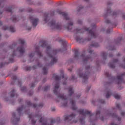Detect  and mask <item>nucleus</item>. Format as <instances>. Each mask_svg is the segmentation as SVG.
I'll use <instances>...</instances> for the list:
<instances>
[{
    "label": "nucleus",
    "mask_w": 125,
    "mask_h": 125,
    "mask_svg": "<svg viewBox=\"0 0 125 125\" xmlns=\"http://www.w3.org/2000/svg\"><path fill=\"white\" fill-rule=\"evenodd\" d=\"M40 46L41 47H46L47 49V57L45 58L44 60L46 61L51 59L50 65H53L56 63L58 60L56 57V54L61 51V49H53L51 48V46L48 44V43L45 40H42L39 43Z\"/></svg>",
    "instance_id": "nucleus-1"
},
{
    "label": "nucleus",
    "mask_w": 125,
    "mask_h": 125,
    "mask_svg": "<svg viewBox=\"0 0 125 125\" xmlns=\"http://www.w3.org/2000/svg\"><path fill=\"white\" fill-rule=\"evenodd\" d=\"M91 46H93V47H98L99 46V44L96 42H92L91 44Z\"/></svg>",
    "instance_id": "nucleus-26"
},
{
    "label": "nucleus",
    "mask_w": 125,
    "mask_h": 125,
    "mask_svg": "<svg viewBox=\"0 0 125 125\" xmlns=\"http://www.w3.org/2000/svg\"><path fill=\"white\" fill-rule=\"evenodd\" d=\"M107 14H108V15H112V16L117 17V15L120 13V11H118L117 12H113L110 8H108L107 10Z\"/></svg>",
    "instance_id": "nucleus-17"
},
{
    "label": "nucleus",
    "mask_w": 125,
    "mask_h": 125,
    "mask_svg": "<svg viewBox=\"0 0 125 125\" xmlns=\"http://www.w3.org/2000/svg\"><path fill=\"white\" fill-rule=\"evenodd\" d=\"M68 93L69 96H72L74 94V90L73 89V87H70L68 88Z\"/></svg>",
    "instance_id": "nucleus-24"
},
{
    "label": "nucleus",
    "mask_w": 125,
    "mask_h": 125,
    "mask_svg": "<svg viewBox=\"0 0 125 125\" xmlns=\"http://www.w3.org/2000/svg\"><path fill=\"white\" fill-rule=\"evenodd\" d=\"M30 87L31 88H32V87H35V82L33 83H31L30 84H29Z\"/></svg>",
    "instance_id": "nucleus-39"
},
{
    "label": "nucleus",
    "mask_w": 125,
    "mask_h": 125,
    "mask_svg": "<svg viewBox=\"0 0 125 125\" xmlns=\"http://www.w3.org/2000/svg\"><path fill=\"white\" fill-rule=\"evenodd\" d=\"M115 82H116L117 84H120V83H124V79H113Z\"/></svg>",
    "instance_id": "nucleus-23"
},
{
    "label": "nucleus",
    "mask_w": 125,
    "mask_h": 125,
    "mask_svg": "<svg viewBox=\"0 0 125 125\" xmlns=\"http://www.w3.org/2000/svg\"><path fill=\"white\" fill-rule=\"evenodd\" d=\"M45 82H46V79H43L42 81L43 83H45Z\"/></svg>",
    "instance_id": "nucleus-61"
},
{
    "label": "nucleus",
    "mask_w": 125,
    "mask_h": 125,
    "mask_svg": "<svg viewBox=\"0 0 125 125\" xmlns=\"http://www.w3.org/2000/svg\"><path fill=\"white\" fill-rule=\"evenodd\" d=\"M76 40L78 42H89L90 41V39H85L84 40L83 38H81V37H76Z\"/></svg>",
    "instance_id": "nucleus-20"
},
{
    "label": "nucleus",
    "mask_w": 125,
    "mask_h": 125,
    "mask_svg": "<svg viewBox=\"0 0 125 125\" xmlns=\"http://www.w3.org/2000/svg\"><path fill=\"white\" fill-rule=\"evenodd\" d=\"M122 17H123V19H125V14H123V15H122Z\"/></svg>",
    "instance_id": "nucleus-63"
},
{
    "label": "nucleus",
    "mask_w": 125,
    "mask_h": 125,
    "mask_svg": "<svg viewBox=\"0 0 125 125\" xmlns=\"http://www.w3.org/2000/svg\"><path fill=\"white\" fill-rule=\"evenodd\" d=\"M83 8V7H82V6H80L78 10V11H81V10H82V9Z\"/></svg>",
    "instance_id": "nucleus-52"
},
{
    "label": "nucleus",
    "mask_w": 125,
    "mask_h": 125,
    "mask_svg": "<svg viewBox=\"0 0 125 125\" xmlns=\"http://www.w3.org/2000/svg\"><path fill=\"white\" fill-rule=\"evenodd\" d=\"M102 57L104 60H106L107 59V53L105 52H103L102 53Z\"/></svg>",
    "instance_id": "nucleus-28"
},
{
    "label": "nucleus",
    "mask_w": 125,
    "mask_h": 125,
    "mask_svg": "<svg viewBox=\"0 0 125 125\" xmlns=\"http://www.w3.org/2000/svg\"><path fill=\"white\" fill-rule=\"evenodd\" d=\"M99 103H100L101 104H106V102H105V101L103 99H100L99 100Z\"/></svg>",
    "instance_id": "nucleus-34"
},
{
    "label": "nucleus",
    "mask_w": 125,
    "mask_h": 125,
    "mask_svg": "<svg viewBox=\"0 0 125 125\" xmlns=\"http://www.w3.org/2000/svg\"><path fill=\"white\" fill-rule=\"evenodd\" d=\"M19 42L20 43V46L18 47L16 50H14L12 54L10 56L11 58L9 60L10 63H12L14 60L13 59L14 56H15L17 53H20V54H23L25 53V48L27 47V44L25 42V40L23 39H19Z\"/></svg>",
    "instance_id": "nucleus-5"
},
{
    "label": "nucleus",
    "mask_w": 125,
    "mask_h": 125,
    "mask_svg": "<svg viewBox=\"0 0 125 125\" xmlns=\"http://www.w3.org/2000/svg\"><path fill=\"white\" fill-rule=\"evenodd\" d=\"M125 75V73H123L122 74H121L120 75L118 76L117 77V79H123V78H124V76Z\"/></svg>",
    "instance_id": "nucleus-37"
},
{
    "label": "nucleus",
    "mask_w": 125,
    "mask_h": 125,
    "mask_svg": "<svg viewBox=\"0 0 125 125\" xmlns=\"http://www.w3.org/2000/svg\"><path fill=\"white\" fill-rule=\"evenodd\" d=\"M121 41H122V38L119 37L118 38V42H121Z\"/></svg>",
    "instance_id": "nucleus-58"
},
{
    "label": "nucleus",
    "mask_w": 125,
    "mask_h": 125,
    "mask_svg": "<svg viewBox=\"0 0 125 125\" xmlns=\"http://www.w3.org/2000/svg\"><path fill=\"white\" fill-rule=\"evenodd\" d=\"M111 32H113V28L108 29L106 31V34H110V33H111Z\"/></svg>",
    "instance_id": "nucleus-45"
},
{
    "label": "nucleus",
    "mask_w": 125,
    "mask_h": 125,
    "mask_svg": "<svg viewBox=\"0 0 125 125\" xmlns=\"http://www.w3.org/2000/svg\"><path fill=\"white\" fill-rule=\"evenodd\" d=\"M77 23L79 24V25H81V24H83V21H77Z\"/></svg>",
    "instance_id": "nucleus-49"
},
{
    "label": "nucleus",
    "mask_w": 125,
    "mask_h": 125,
    "mask_svg": "<svg viewBox=\"0 0 125 125\" xmlns=\"http://www.w3.org/2000/svg\"><path fill=\"white\" fill-rule=\"evenodd\" d=\"M34 93V92H33V90H30L29 91L28 93V95H29V96H32V95H33Z\"/></svg>",
    "instance_id": "nucleus-43"
},
{
    "label": "nucleus",
    "mask_w": 125,
    "mask_h": 125,
    "mask_svg": "<svg viewBox=\"0 0 125 125\" xmlns=\"http://www.w3.org/2000/svg\"><path fill=\"white\" fill-rule=\"evenodd\" d=\"M111 125H118V124H116L113 123L111 124Z\"/></svg>",
    "instance_id": "nucleus-64"
},
{
    "label": "nucleus",
    "mask_w": 125,
    "mask_h": 125,
    "mask_svg": "<svg viewBox=\"0 0 125 125\" xmlns=\"http://www.w3.org/2000/svg\"><path fill=\"white\" fill-rule=\"evenodd\" d=\"M118 62H119V60H118V59H115L113 63H109L108 65L112 69H114V68H115V63H118Z\"/></svg>",
    "instance_id": "nucleus-21"
},
{
    "label": "nucleus",
    "mask_w": 125,
    "mask_h": 125,
    "mask_svg": "<svg viewBox=\"0 0 125 125\" xmlns=\"http://www.w3.org/2000/svg\"><path fill=\"white\" fill-rule=\"evenodd\" d=\"M79 113H80V115L81 116V118L80 119V121L82 125L84 124V121H83V119L85 118V115H90L89 116V122H91V124H92L95 121H97L98 119H100L101 121H104V118L102 115H101V113L100 110H97L96 111V117L95 119H93L94 116L93 114H90V111L88 110H86L85 109H80L78 111Z\"/></svg>",
    "instance_id": "nucleus-3"
},
{
    "label": "nucleus",
    "mask_w": 125,
    "mask_h": 125,
    "mask_svg": "<svg viewBox=\"0 0 125 125\" xmlns=\"http://www.w3.org/2000/svg\"><path fill=\"white\" fill-rule=\"evenodd\" d=\"M112 95V93L110 91H106V94L105 95L106 98L108 99L110 98V96Z\"/></svg>",
    "instance_id": "nucleus-29"
},
{
    "label": "nucleus",
    "mask_w": 125,
    "mask_h": 125,
    "mask_svg": "<svg viewBox=\"0 0 125 125\" xmlns=\"http://www.w3.org/2000/svg\"><path fill=\"white\" fill-rule=\"evenodd\" d=\"M29 118L31 120V124L35 125L37 122L36 121V118L40 119L39 122L42 124V125H47V119L42 116V114L40 112L36 113L35 116H34L33 114H30Z\"/></svg>",
    "instance_id": "nucleus-7"
},
{
    "label": "nucleus",
    "mask_w": 125,
    "mask_h": 125,
    "mask_svg": "<svg viewBox=\"0 0 125 125\" xmlns=\"http://www.w3.org/2000/svg\"><path fill=\"white\" fill-rule=\"evenodd\" d=\"M60 42H62V45H63V47H66V42H65V41L60 40Z\"/></svg>",
    "instance_id": "nucleus-36"
},
{
    "label": "nucleus",
    "mask_w": 125,
    "mask_h": 125,
    "mask_svg": "<svg viewBox=\"0 0 125 125\" xmlns=\"http://www.w3.org/2000/svg\"><path fill=\"white\" fill-rule=\"evenodd\" d=\"M70 103L71 104V108L72 110L76 111L78 109V107L76 106V102L73 99L70 100Z\"/></svg>",
    "instance_id": "nucleus-19"
},
{
    "label": "nucleus",
    "mask_w": 125,
    "mask_h": 125,
    "mask_svg": "<svg viewBox=\"0 0 125 125\" xmlns=\"http://www.w3.org/2000/svg\"><path fill=\"white\" fill-rule=\"evenodd\" d=\"M114 96L116 99H121V96L119 95L118 94H115V95H114Z\"/></svg>",
    "instance_id": "nucleus-38"
},
{
    "label": "nucleus",
    "mask_w": 125,
    "mask_h": 125,
    "mask_svg": "<svg viewBox=\"0 0 125 125\" xmlns=\"http://www.w3.org/2000/svg\"><path fill=\"white\" fill-rule=\"evenodd\" d=\"M105 77H107V78H109V79H114V78L112 77V75L109 74V72H105Z\"/></svg>",
    "instance_id": "nucleus-31"
},
{
    "label": "nucleus",
    "mask_w": 125,
    "mask_h": 125,
    "mask_svg": "<svg viewBox=\"0 0 125 125\" xmlns=\"http://www.w3.org/2000/svg\"><path fill=\"white\" fill-rule=\"evenodd\" d=\"M116 107H117V109H119V110H120V114H121V116H125V111L121 110V106L120 105V104H117Z\"/></svg>",
    "instance_id": "nucleus-22"
},
{
    "label": "nucleus",
    "mask_w": 125,
    "mask_h": 125,
    "mask_svg": "<svg viewBox=\"0 0 125 125\" xmlns=\"http://www.w3.org/2000/svg\"><path fill=\"white\" fill-rule=\"evenodd\" d=\"M83 83H87V79H82Z\"/></svg>",
    "instance_id": "nucleus-44"
},
{
    "label": "nucleus",
    "mask_w": 125,
    "mask_h": 125,
    "mask_svg": "<svg viewBox=\"0 0 125 125\" xmlns=\"http://www.w3.org/2000/svg\"><path fill=\"white\" fill-rule=\"evenodd\" d=\"M91 86H89L88 87H87L86 90V92H88L89 91V89H90Z\"/></svg>",
    "instance_id": "nucleus-47"
},
{
    "label": "nucleus",
    "mask_w": 125,
    "mask_h": 125,
    "mask_svg": "<svg viewBox=\"0 0 125 125\" xmlns=\"http://www.w3.org/2000/svg\"><path fill=\"white\" fill-rule=\"evenodd\" d=\"M18 84L20 85V87H21L22 85L21 82L18 81Z\"/></svg>",
    "instance_id": "nucleus-57"
},
{
    "label": "nucleus",
    "mask_w": 125,
    "mask_h": 125,
    "mask_svg": "<svg viewBox=\"0 0 125 125\" xmlns=\"http://www.w3.org/2000/svg\"><path fill=\"white\" fill-rule=\"evenodd\" d=\"M33 11V9H31V8H29V10H28V12H32Z\"/></svg>",
    "instance_id": "nucleus-60"
},
{
    "label": "nucleus",
    "mask_w": 125,
    "mask_h": 125,
    "mask_svg": "<svg viewBox=\"0 0 125 125\" xmlns=\"http://www.w3.org/2000/svg\"><path fill=\"white\" fill-rule=\"evenodd\" d=\"M57 13L60 14V15H62L65 20H69L68 23H67V26L66 27V29L67 31H71L72 30V26L74 25L72 20L69 19L68 17V13L66 12H63L61 11L60 9H57L56 11Z\"/></svg>",
    "instance_id": "nucleus-9"
},
{
    "label": "nucleus",
    "mask_w": 125,
    "mask_h": 125,
    "mask_svg": "<svg viewBox=\"0 0 125 125\" xmlns=\"http://www.w3.org/2000/svg\"><path fill=\"white\" fill-rule=\"evenodd\" d=\"M76 117V114L75 113H71V114L65 115L64 122H70V124H77L78 121L77 120H74L75 117Z\"/></svg>",
    "instance_id": "nucleus-11"
},
{
    "label": "nucleus",
    "mask_w": 125,
    "mask_h": 125,
    "mask_svg": "<svg viewBox=\"0 0 125 125\" xmlns=\"http://www.w3.org/2000/svg\"><path fill=\"white\" fill-rule=\"evenodd\" d=\"M5 1V0H1L0 1V4H2V2H4Z\"/></svg>",
    "instance_id": "nucleus-55"
},
{
    "label": "nucleus",
    "mask_w": 125,
    "mask_h": 125,
    "mask_svg": "<svg viewBox=\"0 0 125 125\" xmlns=\"http://www.w3.org/2000/svg\"><path fill=\"white\" fill-rule=\"evenodd\" d=\"M10 97H14L15 95H17L16 93H15V90L12 89L10 93H9Z\"/></svg>",
    "instance_id": "nucleus-25"
},
{
    "label": "nucleus",
    "mask_w": 125,
    "mask_h": 125,
    "mask_svg": "<svg viewBox=\"0 0 125 125\" xmlns=\"http://www.w3.org/2000/svg\"><path fill=\"white\" fill-rule=\"evenodd\" d=\"M76 31L77 34H83L84 32H88V34L91 35V38H95L97 37L96 28H95V26L89 27V28H87L86 27H84L82 29H77Z\"/></svg>",
    "instance_id": "nucleus-8"
},
{
    "label": "nucleus",
    "mask_w": 125,
    "mask_h": 125,
    "mask_svg": "<svg viewBox=\"0 0 125 125\" xmlns=\"http://www.w3.org/2000/svg\"><path fill=\"white\" fill-rule=\"evenodd\" d=\"M29 19L30 20V22L32 24V26L36 27L38 25L39 22V20L37 18H34L33 16L29 17Z\"/></svg>",
    "instance_id": "nucleus-16"
},
{
    "label": "nucleus",
    "mask_w": 125,
    "mask_h": 125,
    "mask_svg": "<svg viewBox=\"0 0 125 125\" xmlns=\"http://www.w3.org/2000/svg\"><path fill=\"white\" fill-rule=\"evenodd\" d=\"M43 72L44 75H46L47 74V68H46V67H44L43 68Z\"/></svg>",
    "instance_id": "nucleus-33"
},
{
    "label": "nucleus",
    "mask_w": 125,
    "mask_h": 125,
    "mask_svg": "<svg viewBox=\"0 0 125 125\" xmlns=\"http://www.w3.org/2000/svg\"><path fill=\"white\" fill-rule=\"evenodd\" d=\"M88 52H89V53H90V56H91V55H92V50H91L90 49H88Z\"/></svg>",
    "instance_id": "nucleus-46"
},
{
    "label": "nucleus",
    "mask_w": 125,
    "mask_h": 125,
    "mask_svg": "<svg viewBox=\"0 0 125 125\" xmlns=\"http://www.w3.org/2000/svg\"><path fill=\"white\" fill-rule=\"evenodd\" d=\"M85 70L86 72H88V71H90V66H86L85 68Z\"/></svg>",
    "instance_id": "nucleus-41"
},
{
    "label": "nucleus",
    "mask_w": 125,
    "mask_h": 125,
    "mask_svg": "<svg viewBox=\"0 0 125 125\" xmlns=\"http://www.w3.org/2000/svg\"><path fill=\"white\" fill-rule=\"evenodd\" d=\"M3 30L4 31H6V30H8V31H10V32H11V33H14L15 32V28L12 26H11L10 27L6 26H4L3 27Z\"/></svg>",
    "instance_id": "nucleus-18"
},
{
    "label": "nucleus",
    "mask_w": 125,
    "mask_h": 125,
    "mask_svg": "<svg viewBox=\"0 0 125 125\" xmlns=\"http://www.w3.org/2000/svg\"><path fill=\"white\" fill-rule=\"evenodd\" d=\"M35 50V53H32L29 55V57L30 58H33V57L35 56V54H37L38 56H40V57H42V53L40 51V48H39L38 46L36 47Z\"/></svg>",
    "instance_id": "nucleus-13"
},
{
    "label": "nucleus",
    "mask_w": 125,
    "mask_h": 125,
    "mask_svg": "<svg viewBox=\"0 0 125 125\" xmlns=\"http://www.w3.org/2000/svg\"><path fill=\"white\" fill-rule=\"evenodd\" d=\"M49 88H50V86L47 85L44 87L43 90H44V91H47V90H48V89H49Z\"/></svg>",
    "instance_id": "nucleus-35"
},
{
    "label": "nucleus",
    "mask_w": 125,
    "mask_h": 125,
    "mask_svg": "<svg viewBox=\"0 0 125 125\" xmlns=\"http://www.w3.org/2000/svg\"><path fill=\"white\" fill-rule=\"evenodd\" d=\"M11 20L12 21V22H17V21H19L18 20V18H16L15 16L12 17L11 18Z\"/></svg>",
    "instance_id": "nucleus-27"
},
{
    "label": "nucleus",
    "mask_w": 125,
    "mask_h": 125,
    "mask_svg": "<svg viewBox=\"0 0 125 125\" xmlns=\"http://www.w3.org/2000/svg\"><path fill=\"white\" fill-rule=\"evenodd\" d=\"M100 63H101V62H100L99 61H97V62H96L97 66L98 67H99V66H100Z\"/></svg>",
    "instance_id": "nucleus-51"
},
{
    "label": "nucleus",
    "mask_w": 125,
    "mask_h": 125,
    "mask_svg": "<svg viewBox=\"0 0 125 125\" xmlns=\"http://www.w3.org/2000/svg\"><path fill=\"white\" fill-rule=\"evenodd\" d=\"M19 103H22L23 102V99H19L18 100Z\"/></svg>",
    "instance_id": "nucleus-50"
},
{
    "label": "nucleus",
    "mask_w": 125,
    "mask_h": 125,
    "mask_svg": "<svg viewBox=\"0 0 125 125\" xmlns=\"http://www.w3.org/2000/svg\"><path fill=\"white\" fill-rule=\"evenodd\" d=\"M105 115H106V117H107V118H115L119 121L122 120V118L118 116V115L116 113H111V112L108 110L105 112Z\"/></svg>",
    "instance_id": "nucleus-12"
},
{
    "label": "nucleus",
    "mask_w": 125,
    "mask_h": 125,
    "mask_svg": "<svg viewBox=\"0 0 125 125\" xmlns=\"http://www.w3.org/2000/svg\"><path fill=\"white\" fill-rule=\"evenodd\" d=\"M44 21L46 23L50 21L48 23V26L52 30H61L62 29V25L61 23L56 22V21L49 18L48 14L44 16Z\"/></svg>",
    "instance_id": "nucleus-6"
},
{
    "label": "nucleus",
    "mask_w": 125,
    "mask_h": 125,
    "mask_svg": "<svg viewBox=\"0 0 125 125\" xmlns=\"http://www.w3.org/2000/svg\"><path fill=\"white\" fill-rule=\"evenodd\" d=\"M105 22L106 24H110V20H106Z\"/></svg>",
    "instance_id": "nucleus-53"
},
{
    "label": "nucleus",
    "mask_w": 125,
    "mask_h": 125,
    "mask_svg": "<svg viewBox=\"0 0 125 125\" xmlns=\"http://www.w3.org/2000/svg\"><path fill=\"white\" fill-rule=\"evenodd\" d=\"M59 82H60V79H55V81L53 83V84H55L53 92L56 95L58 96V98L62 100V107H67V106H68V100H67L68 99V98L66 97V96H64L63 94H59L58 93V88L60 87Z\"/></svg>",
    "instance_id": "nucleus-4"
},
{
    "label": "nucleus",
    "mask_w": 125,
    "mask_h": 125,
    "mask_svg": "<svg viewBox=\"0 0 125 125\" xmlns=\"http://www.w3.org/2000/svg\"><path fill=\"white\" fill-rule=\"evenodd\" d=\"M13 79H17V76L13 75Z\"/></svg>",
    "instance_id": "nucleus-62"
},
{
    "label": "nucleus",
    "mask_w": 125,
    "mask_h": 125,
    "mask_svg": "<svg viewBox=\"0 0 125 125\" xmlns=\"http://www.w3.org/2000/svg\"><path fill=\"white\" fill-rule=\"evenodd\" d=\"M6 11H8V12H11V11H12V8H6Z\"/></svg>",
    "instance_id": "nucleus-40"
},
{
    "label": "nucleus",
    "mask_w": 125,
    "mask_h": 125,
    "mask_svg": "<svg viewBox=\"0 0 125 125\" xmlns=\"http://www.w3.org/2000/svg\"><path fill=\"white\" fill-rule=\"evenodd\" d=\"M53 77V79H59V76L56 74H54Z\"/></svg>",
    "instance_id": "nucleus-42"
},
{
    "label": "nucleus",
    "mask_w": 125,
    "mask_h": 125,
    "mask_svg": "<svg viewBox=\"0 0 125 125\" xmlns=\"http://www.w3.org/2000/svg\"><path fill=\"white\" fill-rule=\"evenodd\" d=\"M81 96H82V94H78V95H76V97L77 98H79V97H81Z\"/></svg>",
    "instance_id": "nucleus-54"
},
{
    "label": "nucleus",
    "mask_w": 125,
    "mask_h": 125,
    "mask_svg": "<svg viewBox=\"0 0 125 125\" xmlns=\"http://www.w3.org/2000/svg\"><path fill=\"white\" fill-rule=\"evenodd\" d=\"M56 122L57 123H59V122H60V118H57Z\"/></svg>",
    "instance_id": "nucleus-56"
},
{
    "label": "nucleus",
    "mask_w": 125,
    "mask_h": 125,
    "mask_svg": "<svg viewBox=\"0 0 125 125\" xmlns=\"http://www.w3.org/2000/svg\"><path fill=\"white\" fill-rule=\"evenodd\" d=\"M16 45H17V43H14L12 45H10L9 47L10 49H14L15 48Z\"/></svg>",
    "instance_id": "nucleus-30"
},
{
    "label": "nucleus",
    "mask_w": 125,
    "mask_h": 125,
    "mask_svg": "<svg viewBox=\"0 0 125 125\" xmlns=\"http://www.w3.org/2000/svg\"><path fill=\"white\" fill-rule=\"evenodd\" d=\"M21 92H27V87L23 86L21 88Z\"/></svg>",
    "instance_id": "nucleus-32"
},
{
    "label": "nucleus",
    "mask_w": 125,
    "mask_h": 125,
    "mask_svg": "<svg viewBox=\"0 0 125 125\" xmlns=\"http://www.w3.org/2000/svg\"><path fill=\"white\" fill-rule=\"evenodd\" d=\"M78 75L80 78H83V79H88V76H89V72H86L85 74L83 73V70L80 69Z\"/></svg>",
    "instance_id": "nucleus-14"
},
{
    "label": "nucleus",
    "mask_w": 125,
    "mask_h": 125,
    "mask_svg": "<svg viewBox=\"0 0 125 125\" xmlns=\"http://www.w3.org/2000/svg\"><path fill=\"white\" fill-rule=\"evenodd\" d=\"M74 59H82L84 63H86L87 61H91V60H92V58L89 56H85L83 54V53H85V52H84L81 56L80 55L79 50L75 49L74 50Z\"/></svg>",
    "instance_id": "nucleus-10"
},
{
    "label": "nucleus",
    "mask_w": 125,
    "mask_h": 125,
    "mask_svg": "<svg viewBox=\"0 0 125 125\" xmlns=\"http://www.w3.org/2000/svg\"><path fill=\"white\" fill-rule=\"evenodd\" d=\"M36 63H38V65H37V66H35V65H34L33 67H31V66H27L26 67V71H30V70H32V69H33V70H35V69H37V68H38V67H39V68H42V65L41 64V63H40L39 62V60H36Z\"/></svg>",
    "instance_id": "nucleus-15"
},
{
    "label": "nucleus",
    "mask_w": 125,
    "mask_h": 125,
    "mask_svg": "<svg viewBox=\"0 0 125 125\" xmlns=\"http://www.w3.org/2000/svg\"><path fill=\"white\" fill-rule=\"evenodd\" d=\"M25 104H27V106L24 107V105L18 108L17 109V113L13 112L12 113L13 118L11 119V122L14 125H18L20 121V116L23 109H27L29 107H33L34 109H38L39 107H43V104H33L30 101H26Z\"/></svg>",
    "instance_id": "nucleus-2"
},
{
    "label": "nucleus",
    "mask_w": 125,
    "mask_h": 125,
    "mask_svg": "<svg viewBox=\"0 0 125 125\" xmlns=\"http://www.w3.org/2000/svg\"><path fill=\"white\" fill-rule=\"evenodd\" d=\"M112 5V2H108L107 3V5H108V6H109V5Z\"/></svg>",
    "instance_id": "nucleus-59"
},
{
    "label": "nucleus",
    "mask_w": 125,
    "mask_h": 125,
    "mask_svg": "<svg viewBox=\"0 0 125 125\" xmlns=\"http://www.w3.org/2000/svg\"><path fill=\"white\" fill-rule=\"evenodd\" d=\"M5 64V63H4L3 62H1L0 63V68H2V67H3V66H4V65Z\"/></svg>",
    "instance_id": "nucleus-48"
}]
</instances>
